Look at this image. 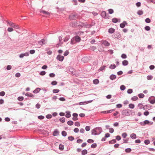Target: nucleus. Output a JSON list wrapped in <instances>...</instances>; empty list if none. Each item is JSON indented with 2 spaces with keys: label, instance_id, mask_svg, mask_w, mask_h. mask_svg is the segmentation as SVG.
<instances>
[{
  "label": "nucleus",
  "instance_id": "36",
  "mask_svg": "<svg viewBox=\"0 0 155 155\" xmlns=\"http://www.w3.org/2000/svg\"><path fill=\"white\" fill-rule=\"evenodd\" d=\"M18 99L19 101H21L23 100L24 97L22 96L18 97Z\"/></svg>",
  "mask_w": 155,
  "mask_h": 155
},
{
  "label": "nucleus",
  "instance_id": "33",
  "mask_svg": "<svg viewBox=\"0 0 155 155\" xmlns=\"http://www.w3.org/2000/svg\"><path fill=\"white\" fill-rule=\"evenodd\" d=\"M144 96V95L142 93L138 95V97L140 98H143Z\"/></svg>",
  "mask_w": 155,
  "mask_h": 155
},
{
  "label": "nucleus",
  "instance_id": "2",
  "mask_svg": "<svg viewBox=\"0 0 155 155\" xmlns=\"http://www.w3.org/2000/svg\"><path fill=\"white\" fill-rule=\"evenodd\" d=\"M101 128H96L95 129H94L92 130V134L94 135H97L99 134L98 133V131L99 130L101 131Z\"/></svg>",
  "mask_w": 155,
  "mask_h": 155
},
{
  "label": "nucleus",
  "instance_id": "54",
  "mask_svg": "<svg viewBox=\"0 0 155 155\" xmlns=\"http://www.w3.org/2000/svg\"><path fill=\"white\" fill-rule=\"evenodd\" d=\"M145 29L147 31H149L150 30V28L149 26H146L145 27Z\"/></svg>",
  "mask_w": 155,
  "mask_h": 155
},
{
  "label": "nucleus",
  "instance_id": "1",
  "mask_svg": "<svg viewBox=\"0 0 155 155\" xmlns=\"http://www.w3.org/2000/svg\"><path fill=\"white\" fill-rule=\"evenodd\" d=\"M6 21L9 26L12 27L8 28L7 31L8 32H11L13 31L14 30L13 28L17 29L19 28V26L18 25L12 22L8 21Z\"/></svg>",
  "mask_w": 155,
  "mask_h": 155
},
{
  "label": "nucleus",
  "instance_id": "38",
  "mask_svg": "<svg viewBox=\"0 0 155 155\" xmlns=\"http://www.w3.org/2000/svg\"><path fill=\"white\" fill-rule=\"evenodd\" d=\"M69 38H70V37L69 36H66L64 40V42H67L68 40V39H69Z\"/></svg>",
  "mask_w": 155,
  "mask_h": 155
},
{
  "label": "nucleus",
  "instance_id": "60",
  "mask_svg": "<svg viewBox=\"0 0 155 155\" xmlns=\"http://www.w3.org/2000/svg\"><path fill=\"white\" fill-rule=\"evenodd\" d=\"M57 82L56 81H53L51 82V84L52 85H56L57 84Z\"/></svg>",
  "mask_w": 155,
  "mask_h": 155
},
{
  "label": "nucleus",
  "instance_id": "13",
  "mask_svg": "<svg viewBox=\"0 0 155 155\" xmlns=\"http://www.w3.org/2000/svg\"><path fill=\"white\" fill-rule=\"evenodd\" d=\"M136 135L134 133L130 135V137L132 139H134L136 138Z\"/></svg>",
  "mask_w": 155,
  "mask_h": 155
},
{
  "label": "nucleus",
  "instance_id": "9",
  "mask_svg": "<svg viewBox=\"0 0 155 155\" xmlns=\"http://www.w3.org/2000/svg\"><path fill=\"white\" fill-rule=\"evenodd\" d=\"M40 12L42 13H43L44 14H45V15H49L50 14V13H49V12H48L47 11H46L43 10H41L40 11Z\"/></svg>",
  "mask_w": 155,
  "mask_h": 155
},
{
  "label": "nucleus",
  "instance_id": "24",
  "mask_svg": "<svg viewBox=\"0 0 155 155\" xmlns=\"http://www.w3.org/2000/svg\"><path fill=\"white\" fill-rule=\"evenodd\" d=\"M67 124L71 126L73 124L74 122L71 120H70L68 122Z\"/></svg>",
  "mask_w": 155,
  "mask_h": 155
},
{
  "label": "nucleus",
  "instance_id": "17",
  "mask_svg": "<svg viewBox=\"0 0 155 155\" xmlns=\"http://www.w3.org/2000/svg\"><path fill=\"white\" fill-rule=\"evenodd\" d=\"M103 44L105 46H108L110 45V44L107 41H103Z\"/></svg>",
  "mask_w": 155,
  "mask_h": 155
},
{
  "label": "nucleus",
  "instance_id": "8",
  "mask_svg": "<svg viewBox=\"0 0 155 155\" xmlns=\"http://www.w3.org/2000/svg\"><path fill=\"white\" fill-rule=\"evenodd\" d=\"M150 123V122L149 121L147 120H145L144 122H140V124L141 125H142V126H144L145 125V124H148Z\"/></svg>",
  "mask_w": 155,
  "mask_h": 155
},
{
  "label": "nucleus",
  "instance_id": "4",
  "mask_svg": "<svg viewBox=\"0 0 155 155\" xmlns=\"http://www.w3.org/2000/svg\"><path fill=\"white\" fill-rule=\"evenodd\" d=\"M77 17V14H71L69 16V18L71 20H75Z\"/></svg>",
  "mask_w": 155,
  "mask_h": 155
},
{
  "label": "nucleus",
  "instance_id": "6",
  "mask_svg": "<svg viewBox=\"0 0 155 155\" xmlns=\"http://www.w3.org/2000/svg\"><path fill=\"white\" fill-rule=\"evenodd\" d=\"M64 57L63 56H61V55H58L57 56L56 58L59 61H62L64 60Z\"/></svg>",
  "mask_w": 155,
  "mask_h": 155
},
{
  "label": "nucleus",
  "instance_id": "22",
  "mask_svg": "<svg viewBox=\"0 0 155 155\" xmlns=\"http://www.w3.org/2000/svg\"><path fill=\"white\" fill-rule=\"evenodd\" d=\"M114 109H112L107 110V111H104L103 112L104 113H111L112 112L114 111Z\"/></svg>",
  "mask_w": 155,
  "mask_h": 155
},
{
  "label": "nucleus",
  "instance_id": "29",
  "mask_svg": "<svg viewBox=\"0 0 155 155\" xmlns=\"http://www.w3.org/2000/svg\"><path fill=\"white\" fill-rule=\"evenodd\" d=\"M116 142V140L114 139V140H112L111 141H110L109 142V143L110 144H113V143H115Z\"/></svg>",
  "mask_w": 155,
  "mask_h": 155
},
{
  "label": "nucleus",
  "instance_id": "32",
  "mask_svg": "<svg viewBox=\"0 0 155 155\" xmlns=\"http://www.w3.org/2000/svg\"><path fill=\"white\" fill-rule=\"evenodd\" d=\"M109 67L110 69H114L116 68V66L115 64H111L110 65Z\"/></svg>",
  "mask_w": 155,
  "mask_h": 155
},
{
  "label": "nucleus",
  "instance_id": "45",
  "mask_svg": "<svg viewBox=\"0 0 155 155\" xmlns=\"http://www.w3.org/2000/svg\"><path fill=\"white\" fill-rule=\"evenodd\" d=\"M109 132L111 133H112L114 131V130L112 128H110L109 129Z\"/></svg>",
  "mask_w": 155,
  "mask_h": 155
},
{
  "label": "nucleus",
  "instance_id": "23",
  "mask_svg": "<svg viewBox=\"0 0 155 155\" xmlns=\"http://www.w3.org/2000/svg\"><path fill=\"white\" fill-rule=\"evenodd\" d=\"M87 151L86 150H84L82 151V154L83 155H85L87 154Z\"/></svg>",
  "mask_w": 155,
  "mask_h": 155
},
{
  "label": "nucleus",
  "instance_id": "61",
  "mask_svg": "<svg viewBox=\"0 0 155 155\" xmlns=\"http://www.w3.org/2000/svg\"><path fill=\"white\" fill-rule=\"evenodd\" d=\"M49 75L50 77H54L55 76V75L53 73H51Z\"/></svg>",
  "mask_w": 155,
  "mask_h": 155
},
{
  "label": "nucleus",
  "instance_id": "47",
  "mask_svg": "<svg viewBox=\"0 0 155 155\" xmlns=\"http://www.w3.org/2000/svg\"><path fill=\"white\" fill-rule=\"evenodd\" d=\"M87 142L89 143H92L94 142V141L92 139H90L87 140Z\"/></svg>",
  "mask_w": 155,
  "mask_h": 155
},
{
  "label": "nucleus",
  "instance_id": "15",
  "mask_svg": "<svg viewBox=\"0 0 155 155\" xmlns=\"http://www.w3.org/2000/svg\"><path fill=\"white\" fill-rule=\"evenodd\" d=\"M45 40L44 39H42L41 41L38 42V44L41 45H42L44 44Z\"/></svg>",
  "mask_w": 155,
  "mask_h": 155
},
{
  "label": "nucleus",
  "instance_id": "44",
  "mask_svg": "<svg viewBox=\"0 0 155 155\" xmlns=\"http://www.w3.org/2000/svg\"><path fill=\"white\" fill-rule=\"evenodd\" d=\"M153 78V77L150 75H148L147 77V79L148 80H151Z\"/></svg>",
  "mask_w": 155,
  "mask_h": 155
},
{
  "label": "nucleus",
  "instance_id": "35",
  "mask_svg": "<svg viewBox=\"0 0 155 155\" xmlns=\"http://www.w3.org/2000/svg\"><path fill=\"white\" fill-rule=\"evenodd\" d=\"M59 91V90L58 89H54L53 90V92L54 93H58Z\"/></svg>",
  "mask_w": 155,
  "mask_h": 155
},
{
  "label": "nucleus",
  "instance_id": "14",
  "mask_svg": "<svg viewBox=\"0 0 155 155\" xmlns=\"http://www.w3.org/2000/svg\"><path fill=\"white\" fill-rule=\"evenodd\" d=\"M128 61L127 60H124L122 61V64L124 66H126L128 65Z\"/></svg>",
  "mask_w": 155,
  "mask_h": 155
},
{
  "label": "nucleus",
  "instance_id": "27",
  "mask_svg": "<svg viewBox=\"0 0 155 155\" xmlns=\"http://www.w3.org/2000/svg\"><path fill=\"white\" fill-rule=\"evenodd\" d=\"M59 149L61 150H62L64 149V145L62 144H60L59 146Z\"/></svg>",
  "mask_w": 155,
  "mask_h": 155
},
{
  "label": "nucleus",
  "instance_id": "46",
  "mask_svg": "<svg viewBox=\"0 0 155 155\" xmlns=\"http://www.w3.org/2000/svg\"><path fill=\"white\" fill-rule=\"evenodd\" d=\"M137 14L140 15H142L143 14V12L141 10H139L137 12Z\"/></svg>",
  "mask_w": 155,
  "mask_h": 155
},
{
  "label": "nucleus",
  "instance_id": "37",
  "mask_svg": "<svg viewBox=\"0 0 155 155\" xmlns=\"http://www.w3.org/2000/svg\"><path fill=\"white\" fill-rule=\"evenodd\" d=\"M62 135L63 136L65 137L67 135V133L65 131H63L62 132Z\"/></svg>",
  "mask_w": 155,
  "mask_h": 155
},
{
  "label": "nucleus",
  "instance_id": "48",
  "mask_svg": "<svg viewBox=\"0 0 155 155\" xmlns=\"http://www.w3.org/2000/svg\"><path fill=\"white\" fill-rule=\"evenodd\" d=\"M74 132L76 133H77L79 132V129L78 128H76L74 129Z\"/></svg>",
  "mask_w": 155,
  "mask_h": 155
},
{
  "label": "nucleus",
  "instance_id": "56",
  "mask_svg": "<svg viewBox=\"0 0 155 155\" xmlns=\"http://www.w3.org/2000/svg\"><path fill=\"white\" fill-rule=\"evenodd\" d=\"M113 22L116 23L117 22V20L116 18H113L112 20Z\"/></svg>",
  "mask_w": 155,
  "mask_h": 155
},
{
  "label": "nucleus",
  "instance_id": "26",
  "mask_svg": "<svg viewBox=\"0 0 155 155\" xmlns=\"http://www.w3.org/2000/svg\"><path fill=\"white\" fill-rule=\"evenodd\" d=\"M138 99V97L136 96H134L131 98V100L133 101H136Z\"/></svg>",
  "mask_w": 155,
  "mask_h": 155
},
{
  "label": "nucleus",
  "instance_id": "42",
  "mask_svg": "<svg viewBox=\"0 0 155 155\" xmlns=\"http://www.w3.org/2000/svg\"><path fill=\"white\" fill-rule=\"evenodd\" d=\"M74 125L75 126L79 127L80 125V123L78 122H76L74 123Z\"/></svg>",
  "mask_w": 155,
  "mask_h": 155
},
{
  "label": "nucleus",
  "instance_id": "52",
  "mask_svg": "<svg viewBox=\"0 0 155 155\" xmlns=\"http://www.w3.org/2000/svg\"><path fill=\"white\" fill-rule=\"evenodd\" d=\"M97 147V144L96 143H93L91 145V147L92 148H95Z\"/></svg>",
  "mask_w": 155,
  "mask_h": 155
},
{
  "label": "nucleus",
  "instance_id": "5",
  "mask_svg": "<svg viewBox=\"0 0 155 155\" xmlns=\"http://www.w3.org/2000/svg\"><path fill=\"white\" fill-rule=\"evenodd\" d=\"M149 101L151 104H154L155 103V97H153L149 98Z\"/></svg>",
  "mask_w": 155,
  "mask_h": 155
},
{
  "label": "nucleus",
  "instance_id": "64",
  "mask_svg": "<svg viewBox=\"0 0 155 155\" xmlns=\"http://www.w3.org/2000/svg\"><path fill=\"white\" fill-rule=\"evenodd\" d=\"M21 76V74L19 73H17L15 74V76L16 77L19 78V77Z\"/></svg>",
  "mask_w": 155,
  "mask_h": 155
},
{
  "label": "nucleus",
  "instance_id": "49",
  "mask_svg": "<svg viewBox=\"0 0 155 155\" xmlns=\"http://www.w3.org/2000/svg\"><path fill=\"white\" fill-rule=\"evenodd\" d=\"M150 141L148 140H146L144 141V143L146 144H148L150 143Z\"/></svg>",
  "mask_w": 155,
  "mask_h": 155
},
{
  "label": "nucleus",
  "instance_id": "40",
  "mask_svg": "<svg viewBox=\"0 0 155 155\" xmlns=\"http://www.w3.org/2000/svg\"><path fill=\"white\" fill-rule=\"evenodd\" d=\"M145 21L147 23H149L151 21L150 20L149 18H147L145 19Z\"/></svg>",
  "mask_w": 155,
  "mask_h": 155
},
{
  "label": "nucleus",
  "instance_id": "3",
  "mask_svg": "<svg viewBox=\"0 0 155 155\" xmlns=\"http://www.w3.org/2000/svg\"><path fill=\"white\" fill-rule=\"evenodd\" d=\"M131 110H124L122 111V115L124 116L130 115Z\"/></svg>",
  "mask_w": 155,
  "mask_h": 155
},
{
  "label": "nucleus",
  "instance_id": "51",
  "mask_svg": "<svg viewBox=\"0 0 155 155\" xmlns=\"http://www.w3.org/2000/svg\"><path fill=\"white\" fill-rule=\"evenodd\" d=\"M90 127L89 126H87L85 127V130L87 131H88L90 130Z\"/></svg>",
  "mask_w": 155,
  "mask_h": 155
},
{
  "label": "nucleus",
  "instance_id": "59",
  "mask_svg": "<svg viewBox=\"0 0 155 155\" xmlns=\"http://www.w3.org/2000/svg\"><path fill=\"white\" fill-rule=\"evenodd\" d=\"M144 115L145 116H147L149 114V112L148 111H146L144 112Z\"/></svg>",
  "mask_w": 155,
  "mask_h": 155
},
{
  "label": "nucleus",
  "instance_id": "25",
  "mask_svg": "<svg viewBox=\"0 0 155 155\" xmlns=\"http://www.w3.org/2000/svg\"><path fill=\"white\" fill-rule=\"evenodd\" d=\"M99 82V81L97 79H95L93 81V83L94 84H98Z\"/></svg>",
  "mask_w": 155,
  "mask_h": 155
},
{
  "label": "nucleus",
  "instance_id": "10",
  "mask_svg": "<svg viewBox=\"0 0 155 155\" xmlns=\"http://www.w3.org/2000/svg\"><path fill=\"white\" fill-rule=\"evenodd\" d=\"M59 134V132L57 129L55 130L53 133V135L56 136L58 135Z\"/></svg>",
  "mask_w": 155,
  "mask_h": 155
},
{
  "label": "nucleus",
  "instance_id": "12",
  "mask_svg": "<svg viewBox=\"0 0 155 155\" xmlns=\"http://www.w3.org/2000/svg\"><path fill=\"white\" fill-rule=\"evenodd\" d=\"M76 42H79L81 40L80 38L78 36H76L75 37H74Z\"/></svg>",
  "mask_w": 155,
  "mask_h": 155
},
{
  "label": "nucleus",
  "instance_id": "20",
  "mask_svg": "<svg viewBox=\"0 0 155 155\" xmlns=\"http://www.w3.org/2000/svg\"><path fill=\"white\" fill-rule=\"evenodd\" d=\"M41 90V89L39 88H37L33 92L34 93H38Z\"/></svg>",
  "mask_w": 155,
  "mask_h": 155
},
{
  "label": "nucleus",
  "instance_id": "55",
  "mask_svg": "<svg viewBox=\"0 0 155 155\" xmlns=\"http://www.w3.org/2000/svg\"><path fill=\"white\" fill-rule=\"evenodd\" d=\"M69 52L68 51H66L64 52V56H66L67 55L69 54Z\"/></svg>",
  "mask_w": 155,
  "mask_h": 155
},
{
  "label": "nucleus",
  "instance_id": "11",
  "mask_svg": "<svg viewBox=\"0 0 155 155\" xmlns=\"http://www.w3.org/2000/svg\"><path fill=\"white\" fill-rule=\"evenodd\" d=\"M101 15L104 18H106L107 16L106 12L104 11H103L101 13Z\"/></svg>",
  "mask_w": 155,
  "mask_h": 155
},
{
  "label": "nucleus",
  "instance_id": "21",
  "mask_svg": "<svg viewBox=\"0 0 155 155\" xmlns=\"http://www.w3.org/2000/svg\"><path fill=\"white\" fill-rule=\"evenodd\" d=\"M114 29L113 28H110L108 30V31L110 33H113L114 32Z\"/></svg>",
  "mask_w": 155,
  "mask_h": 155
},
{
  "label": "nucleus",
  "instance_id": "34",
  "mask_svg": "<svg viewBox=\"0 0 155 155\" xmlns=\"http://www.w3.org/2000/svg\"><path fill=\"white\" fill-rule=\"evenodd\" d=\"M122 136L123 138H125L127 136V134L126 133H124L122 134Z\"/></svg>",
  "mask_w": 155,
  "mask_h": 155
},
{
  "label": "nucleus",
  "instance_id": "39",
  "mask_svg": "<svg viewBox=\"0 0 155 155\" xmlns=\"http://www.w3.org/2000/svg\"><path fill=\"white\" fill-rule=\"evenodd\" d=\"M131 149L130 148H127L126 149H125V151L127 153H130L131 151Z\"/></svg>",
  "mask_w": 155,
  "mask_h": 155
},
{
  "label": "nucleus",
  "instance_id": "57",
  "mask_svg": "<svg viewBox=\"0 0 155 155\" xmlns=\"http://www.w3.org/2000/svg\"><path fill=\"white\" fill-rule=\"evenodd\" d=\"M108 12L110 14H111L114 12V11L113 9H110L108 10Z\"/></svg>",
  "mask_w": 155,
  "mask_h": 155
},
{
  "label": "nucleus",
  "instance_id": "19",
  "mask_svg": "<svg viewBox=\"0 0 155 155\" xmlns=\"http://www.w3.org/2000/svg\"><path fill=\"white\" fill-rule=\"evenodd\" d=\"M110 79L113 80L116 78V76L115 75L112 74L110 76Z\"/></svg>",
  "mask_w": 155,
  "mask_h": 155
},
{
  "label": "nucleus",
  "instance_id": "16",
  "mask_svg": "<svg viewBox=\"0 0 155 155\" xmlns=\"http://www.w3.org/2000/svg\"><path fill=\"white\" fill-rule=\"evenodd\" d=\"M76 41L74 39V38H73L71 39V44L72 45H73L76 43Z\"/></svg>",
  "mask_w": 155,
  "mask_h": 155
},
{
  "label": "nucleus",
  "instance_id": "53",
  "mask_svg": "<svg viewBox=\"0 0 155 155\" xmlns=\"http://www.w3.org/2000/svg\"><path fill=\"white\" fill-rule=\"evenodd\" d=\"M121 57L123 58H126L127 57V56L125 54H122L121 56Z\"/></svg>",
  "mask_w": 155,
  "mask_h": 155
},
{
  "label": "nucleus",
  "instance_id": "7",
  "mask_svg": "<svg viewBox=\"0 0 155 155\" xmlns=\"http://www.w3.org/2000/svg\"><path fill=\"white\" fill-rule=\"evenodd\" d=\"M73 117L72 118V120H73L75 121L78 120V114L76 113H74L73 114Z\"/></svg>",
  "mask_w": 155,
  "mask_h": 155
},
{
  "label": "nucleus",
  "instance_id": "31",
  "mask_svg": "<svg viewBox=\"0 0 155 155\" xmlns=\"http://www.w3.org/2000/svg\"><path fill=\"white\" fill-rule=\"evenodd\" d=\"M59 120L62 123H64L65 122V118L64 117H62Z\"/></svg>",
  "mask_w": 155,
  "mask_h": 155
},
{
  "label": "nucleus",
  "instance_id": "41",
  "mask_svg": "<svg viewBox=\"0 0 155 155\" xmlns=\"http://www.w3.org/2000/svg\"><path fill=\"white\" fill-rule=\"evenodd\" d=\"M138 107L140 109H142L143 106V105L142 104L140 103L138 104Z\"/></svg>",
  "mask_w": 155,
  "mask_h": 155
},
{
  "label": "nucleus",
  "instance_id": "58",
  "mask_svg": "<svg viewBox=\"0 0 155 155\" xmlns=\"http://www.w3.org/2000/svg\"><path fill=\"white\" fill-rule=\"evenodd\" d=\"M128 93L131 94L133 92V90L132 89H129L127 91Z\"/></svg>",
  "mask_w": 155,
  "mask_h": 155
},
{
  "label": "nucleus",
  "instance_id": "28",
  "mask_svg": "<svg viewBox=\"0 0 155 155\" xmlns=\"http://www.w3.org/2000/svg\"><path fill=\"white\" fill-rule=\"evenodd\" d=\"M67 114L65 115V116L67 118L70 117L71 116V115L70 114V112H67Z\"/></svg>",
  "mask_w": 155,
  "mask_h": 155
},
{
  "label": "nucleus",
  "instance_id": "18",
  "mask_svg": "<svg viewBox=\"0 0 155 155\" xmlns=\"http://www.w3.org/2000/svg\"><path fill=\"white\" fill-rule=\"evenodd\" d=\"M25 95L26 96H27L29 97H34V95L31 94V93H26L25 94Z\"/></svg>",
  "mask_w": 155,
  "mask_h": 155
},
{
  "label": "nucleus",
  "instance_id": "62",
  "mask_svg": "<svg viewBox=\"0 0 155 155\" xmlns=\"http://www.w3.org/2000/svg\"><path fill=\"white\" fill-rule=\"evenodd\" d=\"M60 101H64L65 100V99L63 97H61L59 98Z\"/></svg>",
  "mask_w": 155,
  "mask_h": 155
},
{
  "label": "nucleus",
  "instance_id": "50",
  "mask_svg": "<svg viewBox=\"0 0 155 155\" xmlns=\"http://www.w3.org/2000/svg\"><path fill=\"white\" fill-rule=\"evenodd\" d=\"M68 139L72 141L74 140V138L72 136H70L68 137Z\"/></svg>",
  "mask_w": 155,
  "mask_h": 155
},
{
  "label": "nucleus",
  "instance_id": "30",
  "mask_svg": "<svg viewBox=\"0 0 155 155\" xmlns=\"http://www.w3.org/2000/svg\"><path fill=\"white\" fill-rule=\"evenodd\" d=\"M129 106L130 108L131 109H133L134 107V105L133 104H130L129 105Z\"/></svg>",
  "mask_w": 155,
  "mask_h": 155
},
{
  "label": "nucleus",
  "instance_id": "63",
  "mask_svg": "<svg viewBox=\"0 0 155 155\" xmlns=\"http://www.w3.org/2000/svg\"><path fill=\"white\" fill-rule=\"evenodd\" d=\"M46 74V72L45 71H42L41 72L40 74L41 75H44Z\"/></svg>",
  "mask_w": 155,
  "mask_h": 155
},
{
  "label": "nucleus",
  "instance_id": "43",
  "mask_svg": "<svg viewBox=\"0 0 155 155\" xmlns=\"http://www.w3.org/2000/svg\"><path fill=\"white\" fill-rule=\"evenodd\" d=\"M120 89L121 90H124L125 89V87L124 85H122L120 86Z\"/></svg>",
  "mask_w": 155,
  "mask_h": 155
}]
</instances>
